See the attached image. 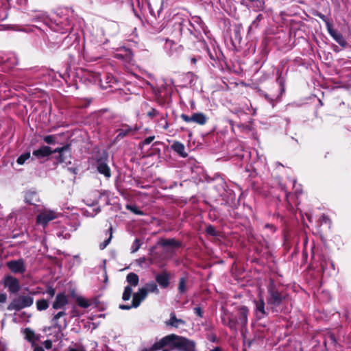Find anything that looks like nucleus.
<instances>
[{
	"instance_id": "obj_41",
	"label": "nucleus",
	"mask_w": 351,
	"mask_h": 351,
	"mask_svg": "<svg viewBox=\"0 0 351 351\" xmlns=\"http://www.w3.org/2000/svg\"><path fill=\"white\" fill-rule=\"evenodd\" d=\"M111 239H112V232L110 233V237L108 239L105 240L103 243H101L99 245L100 249L104 250V248H106L107 247V245L110 243Z\"/></svg>"
},
{
	"instance_id": "obj_44",
	"label": "nucleus",
	"mask_w": 351,
	"mask_h": 351,
	"mask_svg": "<svg viewBox=\"0 0 351 351\" xmlns=\"http://www.w3.org/2000/svg\"><path fill=\"white\" fill-rule=\"evenodd\" d=\"M46 292H47V294H48L51 298H52V297H53V296H54L55 293H56V291H55V289H54L53 287H49L47 289Z\"/></svg>"
},
{
	"instance_id": "obj_7",
	"label": "nucleus",
	"mask_w": 351,
	"mask_h": 351,
	"mask_svg": "<svg viewBox=\"0 0 351 351\" xmlns=\"http://www.w3.org/2000/svg\"><path fill=\"white\" fill-rule=\"evenodd\" d=\"M65 315L66 313L64 311H60L57 314H56L51 319V322L53 323V324L51 327L49 328V329L50 330L51 328H58V332L56 333L57 337H58L59 335H61V336H62V330H64L67 327L68 324L66 319H63V325L59 324L58 321L60 317L64 316Z\"/></svg>"
},
{
	"instance_id": "obj_36",
	"label": "nucleus",
	"mask_w": 351,
	"mask_h": 351,
	"mask_svg": "<svg viewBox=\"0 0 351 351\" xmlns=\"http://www.w3.org/2000/svg\"><path fill=\"white\" fill-rule=\"evenodd\" d=\"M29 157L30 155H20V156L16 160V162L19 165H23L27 159L29 158Z\"/></svg>"
},
{
	"instance_id": "obj_63",
	"label": "nucleus",
	"mask_w": 351,
	"mask_h": 351,
	"mask_svg": "<svg viewBox=\"0 0 351 351\" xmlns=\"http://www.w3.org/2000/svg\"><path fill=\"white\" fill-rule=\"evenodd\" d=\"M64 239L70 237V234L69 233H66L64 236H63Z\"/></svg>"
},
{
	"instance_id": "obj_24",
	"label": "nucleus",
	"mask_w": 351,
	"mask_h": 351,
	"mask_svg": "<svg viewBox=\"0 0 351 351\" xmlns=\"http://www.w3.org/2000/svg\"><path fill=\"white\" fill-rule=\"evenodd\" d=\"M49 307L47 300L45 299L38 300L36 301V308L38 311L46 310Z\"/></svg>"
},
{
	"instance_id": "obj_45",
	"label": "nucleus",
	"mask_w": 351,
	"mask_h": 351,
	"mask_svg": "<svg viewBox=\"0 0 351 351\" xmlns=\"http://www.w3.org/2000/svg\"><path fill=\"white\" fill-rule=\"evenodd\" d=\"M220 176L219 173H215L213 178H210L209 176H206V180L208 182H210Z\"/></svg>"
},
{
	"instance_id": "obj_32",
	"label": "nucleus",
	"mask_w": 351,
	"mask_h": 351,
	"mask_svg": "<svg viewBox=\"0 0 351 351\" xmlns=\"http://www.w3.org/2000/svg\"><path fill=\"white\" fill-rule=\"evenodd\" d=\"M25 337L28 341H32L34 337V332L29 328H27L24 330Z\"/></svg>"
},
{
	"instance_id": "obj_12",
	"label": "nucleus",
	"mask_w": 351,
	"mask_h": 351,
	"mask_svg": "<svg viewBox=\"0 0 351 351\" xmlns=\"http://www.w3.org/2000/svg\"><path fill=\"white\" fill-rule=\"evenodd\" d=\"M56 218V215L53 211H45L37 216V222L43 226H46L47 223Z\"/></svg>"
},
{
	"instance_id": "obj_19",
	"label": "nucleus",
	"mask_w": 351,
	"mask_h": 351,
	"mask_svg": "<svg viewBox=\"0 0 351 351\" xmlns=\"http://www.w3.org/2000/svg\"><path fill=\"white\" fill-rule=\"evenodd\" d=\"M161 342V339L158 341H156L149 349V351H172L173 349H171L169 347V346H160V343Z\"/></svg>"
},
{
	"instance_id": "obj_3",
	"label": "nucleus",
	"mask_w": 351,
	"mask_h": 351,
	"mask_svg": "<svg viewBox=\"0 0 351 351\" xmlns=\"http://www.w3.org/2000/svg\"><path fill=\"white\" fill-rule=\"evenodd\" d=\"M33 303V297L29 295H20L12 300L7 308L8 311H19L23 308L31 306Z\"/></svg>"
},
{
	"instance_id": "obj_49",
	"label": "nucleus",
	"mask_w": 351,
	"mask_h": 351,
	"mask_svg": "<svg viewBox=\"0 0 351 351\" xmlns=\"http://www.w3.org/2000/svg\"><path fill=\"white\" fill-rule=\"evenodd\" d=\"M228 319L230 320H232V321H234L236 322V324L237 325H239V323L238 322V319H237V317L234 316L233 314H230L228 317Z\"/></svg>"
},
{
	"instance_id": "obj_50",
	"label": "nucleus",
	"mask_w": 351,
	"mask_h": 351,
	"mask_svg": "<svg viewBox=\"0 0 351 351\" xmlns=\"http://www.w3.org/2000/svg\"><path fill=\"white\" fill-rule=\"evenodd\" d=\"M7 300V295L5 293H0V302L3 303Z\"/></svg>"
},
{
	"instance_id": "obj_56",
	"label": "nucleus",
	"mask_w": 351,
	"mask_h": 351,
	"mask_svg": "<svg viewBox=\"0 0 351 351\" xmlns=\"http://www.w3.org/2000/svg\"><path fill=\"white\" fill-rule=\"evenodd\" d=\"M106 195H107L106 192L105 191H101L99 193V199H101L104 196H105Z\"/></svg>"
},
{
	"instance_id": "obj_22",
	"label": "nucleus",
	"mask_w": 351,
	"mask_h": 351,
	"mask_svg": "<svg viewBox=\"0 0 351 351\" xmlns=\"http://www.w3.org/2000/svg\"><path fill=\"white\" fill-rule=\"evenodd\" d=\"M265 302L261 298L259 300L256 302V310L260 312L263 315H267L268 313L265 310Z\"/></svg>"
},
{
	"instance_id": "obj_16",
	"label": "nucleus",
	"mask_w": 351,
	"mask_h": 351,
	"mask_svg": "<svg viewBox=\"0 0 351 351\" xmlns=\"http://www.w3.org/2000/svg\"><path fill=\"white\" fill-rule=\"evenodd\" d=\"M68 300L64 293H60L57 294L56 297V300L53 303V308L54 309H61L63 308L64 306L67 304Z\"/></svg>"
},
{
	"instance_id": "obj_43",
	"label": "nucleus",
	"mask_w": 351,
	"mask_h": 351,
	"mask_svg": "<svg viewBox=\"0 0 351 351\" xmlns=\"http://www.w3.org/2000/svg\"><path fill=\"white\" fill-rule=\"evenodd\" d=\"M194 313L199 316V317H202V308L199 306H197L194 308Z\"/></svg>"
},
{
	"instance_id": "obj_55",
	"label": "nucleus",
	"mask_w": 351,
	"mask_h": 351,
	"mask_svg": "<svg viewBox=\"0 0 351 351\" xmlns=\"http://www.w3.org/2000/svg\"><path fill=\"white\" fill-rule=\"evenodd\" d=\"M265 228H270L272 232H274L275 231V228L273 225L271 224H269V223H267L265 226Z\"/></svg>"
},
{
	"instance_id": "obj_42",
	"label": "nucleus",
	"mask_w": 351,
	"mask_h": 351,
	"mask_svg": "<svg viewBox=\"0 0 351 351\" xmlns=\"http://www.w3.org/2000/svg\"><path fill=\"white\" fill-rule=\"evenodd\" d=\"M227 325L228 326V327L231 330H237V324H236V322L234 321L230 320L228 319V322Z\"/></svg>"
},
{
	"instance_id": "obj_59",
	"label": "nucleus",
	"mask_w": 351,
	"mask_h": 351,
	"mask_svg": "<svg viewBox=\"0 0 351 351\" xmlns=\"http://www.w3.org/2000/svg\"><path fill=\"white\" fill-rule=\"evenodd\" d=\"M210 351H221V348L219 347H216L212 349Z\"/></svg>"
},
{
	"instance_id": "obj_47",
	"label": "nucleus",
	"mask_w": 351,
	"mask_h": 351,
	"mask_svg": "<svg viewBox=\"0 0 351 351\" xmlns=\"http://www.w3.org/2000/svg\"><path fill=\"white\" fill-rule=\"evenodd\" d=\"M119 308L121 310H130L134 307L132 306V304L131 306L127 304H120Z\"/></svg>"
},
{
	"instance_id": "obj_29",
	"label": "nucleus",
	"mask_w": 351,
	"mask_h": 351,
	"mask_svg": "<svg viewBox=\"0 0 351 351\" xmlns=\"http://www.w3.org/2000/svg\"><path fill=\"white\" fill-rule=\"evenodd\" d=\"M77 304L82 308H88L90 306L89 302L84 298L78 297L77 298Z\"/></svg>"
},
{
	"instance_id": "obj_30",
	"label": "nucleus",
	"mask_w": 351,
	"mask_h": 351,
	"mask_svg": "<svg viewBox=\"0 0 351 351\" xmlns=\"http://www.w3.org/2000/svg\"><path fill=\"white\" fill-rule=\"evenodd\" d=\"M127 209L132 211L133 213L138 215H143L144 213L142 210H139V208L136 206L132 205H127Z\"/></svg>"
},
{
	"instance_id": "obj_11",
	"label": "nucleus",
	"mask_w": 351,
	"mask_h": 351,
	"mask_svg": "<svg viewBox=\"0 0 351 351\" xmlns=\"http://www.w3.org/2000/svg\"><path fill=\"white\" fill-rule=\"evenodd\" d=\"M248 314L249 309L247 306H242L237 308V319L242 330L247 326Z\"/></svg>"
},
{
	"instance_id": "obj_10",
	"label": "nucleus",
	"mask_w": 351,
	"mask_h": 351,
	"mask_svg": "<svg viewBox=\"0 0 351 351\" xmlns=\"http://www.w3.org/2000/svg\"><path fill=\"white\" fill-rule=\"evenodd\" d=\"M104 156L97 158V169L99 173L104 175L106 178H110V169L106 162L108 155H104Z\"/></svg>"
},
{
	"instance_id": "obj_62",
	"label": "nucleus",
	"mask_w": 351,
	"mask_h": 351,
	"mask_svg": "<svg viewBox=\"0 0 351 351\" xmlns=\"http://www.w3.org/2000/svg\"><path fill=\"white\" fill-rule=\"evenodd\" d=\"M95 211H96V213H99V212L101 211V208H100V207L97 208L95 209Z\"/></svg>"
},
{
	"instance_id": "obj_31",
	"label": "nucleus",
	"mask_w": 351,
	"mask_h": 351,
	"mask_svg": "<svg viewBox=\"0 0 351 351\" xmlns=\"http://www.w3.org/2000/svg\"><path fill=\"white\" fill-rule=\"evenodd\" d=\"M71 158V155H62V154L58 155V160L60 162H65L66 165L71 164V160H68L69 158L70 159Z\"/></svg>"
},
{
	"instance_id": "obj_57",
	"label": "nucleus",
	"mask_w": 351,
	"mask_h": 351,
	"mask_svg": "<svg viewBox=\"0 0 351 351\" xmlns=\"http://www.w3.org/2000/svg\"><path fill=\"white\" fill-rule=\"evenodd\" d=\"M210 340L213 342H215L217 339V337L215 335H212V337H210Z\"/></svg>"
},
{
	"instance_id": "obj_13",
	"label": "nucleus",
	"mask_w": 351,
	"mask_h": 351,
	"mask_svg": "<svg viewBox=\"0 0 351 351\" xmlns=\"http://www.w3.org/2000/svg\"><path fill=\"white\" fill-rule=\"evenodd\" d=\"M24 202L29 205L36 206L40 202L38 193L34 190H28L24 193Z\"/></svg>"
},
{
	"instance_id": "obj_58",
	"label": "nucleus",
	"mask_w": 351,
	"mask_h": 351,
	"mask_svg": "<svg viewBox=\"0 0 351 351\" xmlns=\"http://www.w3.org/2000/svg\"><path fill=\"white\" fill-rule=\"evenodd\" d=\"M34 351H45V350L41 347H36V348H34Z\"/></svg>"
},
{
	"instance_id": "obj_17",
	"label": "nucleus",
	"mask_w": 351,
	"mask_h": 351,
	"mask_svg": "<svg viewBox=\"0 0 351 351\" xmlns=\"http://www.w3.org/2000/svg\"><path fill=\"white\" fill-rule=\"evenodd\" d=\"M167 326H171L174 328H178L180 324L184 325L185 321L182 319H178L174 313L170 314L169 320L165 322Z\"/></svg>"
},
{
	"instance_id": "obj_52",
	"label": "nucleus",
	"mask_w": 351,
	"mask_h": 351,
	"mask_svg": "<svg viewBox=\"0 0 351 351\" xmlns=\"http://www.w3.org/2000/svg\"><path fill=\"white\" fill-rule=\"evenodd\" d=\"M34 156H36L37 159H38L39 160H40V162H42V160H45V158L47 156H48L49 155L42 154V155H34Z\"/></svg>"
},
{
	"instance_id": "obj_51",
	"label": "nucleus",
	"mask_w": 351,
	"mask_h": 351,
	"mask_svg": "<svg viewBox=\"0 0 351 351\" xmlns=\"http://www.w3.org/2000/svg\"><path fill=\"white\" fill-rule=\"evenodd\" d=\"M154 136H149L148 138H147L145 141H144V144L145 145H148L153 140H154Z\"/></svg>"
},
{
	"instance_id": "obj_37",
	"label": "nucleus",
	"mask_w": 351,
	"mask_h": 351,
	"mask_svg": "<svg viewBox=\"0 0 351 351\" xmlns=\"http://www.w3.org/2000/svg\"><path fill=\"white\" fill-rule=\"evenodd\" d=\"M70 146L69 145H66L65 146H62L60 147H57L54 149V152H58L59 154H61L64 152H70Z\"/></svg>"
},
{
	"instance_id": "obj_4",
	"label": "nucleus",
	"mask_w": 351,
	"mask_h": 351,
	"mask_svg": "<svg viewBox=\"0 0 351 351\" xmlns=\"http://www.w3.org/2000/svg\"><path fill=\"white\" fill-rule=\"evenodd\" d=\"M158 245L164 248V250L167 254H173L176 249L181 247L182 243L180 241L172 238V239H164L160 238L158 243Z\"/></svg>"
},
{
	"instance_id": "obj_9",
	"label": "nucleus",
	"mask_w": 351,
	"mask_h": 351,
	"mask_svg": "<svg viewBox=\"0 0 351 351\" xmlns=\"http://www.w3.org/2000/svg\"><path fill=\"white\" fill-rule=\"evenodd\" d=\"M181 118L185 122H195L199 125H204L207 121V117L201 112L194 113L191 117L182 114Z\"/></svg>"
},
{
	"instance_id": "obj_18",
	"label": "nucleus",
	"mask_w": 351,
	"mask_h": 351,
	"mask_svg": "<svg viewBox=\"0 0 351 351\" xmlns=\"http://www.w3.org/2000/svg\"><path fill=\"white\" fill-rule=\"evenodd\" d=\"M141 288L145 289L147 295L149 292L154 293L156 294L159 293V289L158 288L156 283L153 281L146 283L145 285Z\"/></svg>"
},
{
	"instance_id": "obj_21",
	"label": "nucleus",
	"mask_w": 351,
	"mask_h": 351,
	"mask_svg": "<svg viewBox=\"0 0 351 351\" xmlns=\"http://www.w3.org/2000/svg\"><path fill=\"white\" fill-rule=\"evenodd\" d=\"M329 33L333 37V38L341 46H344L346 44V42L343 39V36L336 32L335 30L332 29H329Z\"/></svg>"
},
{
	"instance_id": "obj_46",
	"label": "nucleus",
	"mask_w": 351,
	"mask_h": 351,
	"mask_svg": "<svg viewBox=\"0 0 351 351\" xmlns=\"http://www.w3.org/2000/svg\"><path fill=\"white\" fill-rule=\"evenodd\" d=\"M70 315L71 317H75L80 316V313L75 308L70 311Z\"/></svg>"
},
{
	"instance_id": "obj_38",
	"label": "nucleus",
	"mask_w": 351,
	"mask_h": 351,
	"mask_svg": "<svg viewBox=\"0 0 351 351\" xmlns=\"http://www.w3.org/2000/svg\"><path fill=\"white\" fill-rule=\"evenodd\" d=\"M320 221L322 223H326V224H328V226L330 227V225H331V220L327 216V215H323L321 217H320Z\"/></svg>"
},
{
	"instance_id": "obj_5",
	"label": "nucleus",
	"mask_w": 351,
	"mask_h": 351,
	"mask_svg": "<svg viewBox=\"0 0 351 351\" xmlns=\"http://www.w3.org/2000/svg\"><path fill=\"white\" fill-rule=\"evenodd\" d=\"M6 266L14 274H23L26 271L25 261L23 258L9 261L6 263Z\"/></svg>"
},
{
	"instance_id": "obj_35",
	"label": "nucleus",
	"mask_w": 351,
	"mask_h": 351,
	"mask_svg": "<svg viewBox=\"0 0 351 351\" xmlns=\"http://www.w3.org/2000/svg\"><path fill=\"white\" fill-rule=\"evenodd\" d=\"M132 130L129 128H122L119 131V134L117 135V138L119 137H124L128 134H129Z\"/></svg>"
},
{
	"instance_id": "obj_33",
	"label": "nucleus",
	"mask_w": 351,
	"mask_h": 351,
	"mask_svg": "<svg viewBox=\"0 0 351 351\" xmlns=\"http://www.w3.org/2000/svg\"><path fill=\"white\" fill-rule=\"evenodd\" d=\"M136 261L138 262V265L141 266H142V265L143 263H146L147 261H148V265L153 264V260L152 258H147L145 256L139 258L138 259L136 260Z\"/></svg>"
},
{
	"instance_id": "obj_48",
	"label": "nucleus",
	"mask_w": 351,
	"mask_h": 351,
	"mask_svg": "<svg viewBox=\"0 0 351 351\" xmlns=\"http://www.w3.org/2000/svg\"><path fill=\"white\" fill-rule=\"evenodd\" d=\"M44 346L46 349H50L52 347V341L51 340H46L44 341Z\"/></svg>"
},
{
	"instance_id": "obj_28",
	"label": "nucleus",
	"mask_w": 351,
	"mask_h": 351,
	"mask_svg": "<svg viewBox=\"0 0 351 351\" xmlns=\"http://www.w3.org/2000/svg\"><path fill=\"white\" fill-rule=\"evenodd\" d=\"M141 245L142 242L141 241V240L138 238L135 239L134 241L133 242L131 246V253L136 252L141 247Z\"/></svg>"
},
{
	"instance_id": "obj_34",
	"label": "nucleus",
	"mask_w": 351,
	"mask_h": 351,
	"mask_svg": "<svg viewBox=\"0 0 351 351\" xmlns=\"http://www.w3.org/2000/svg\"><path fill=\"white\" fill-rule=\"evenodd\" d=\"M52 151L50 147L47 146L43 147L40 150H36L33 152L34 154H51Z\"/></svg>"
},
{
	"instance_id": "obj_15",
	"label": "nucleus",
	"mask_w": 351,
	"mask_h": 351,
	"mask_svg": "<svg viewBox=\"0 0 351 351\" xmlns=\"http://www.w3.org/2000/svg\"><path fill=\"white\" fill-rule=\"evenodd\" d=\"M147 296V295L145 289L139 288L138 291L133 294L132 306L134 308L138 307Z\"/></svg>"
},
{
	"instance_id": "obj_6",
	"label": "nucleus",
	"mask_w": 351,
	"mask_h": 351,
	"mask_svg": "<svg viewBox=\"0 0 351 351\" xmlns=\"http://www.w3.org/2000/svg\"><path fill=\"white\" fill-rule=\"evenodd\" d=\"M3 285L8 288L11 293H16L19 291L21 286L18 279L11 275H7L4 277L3 281Z\"/></svg>"
},
{
	"instance_id": "obj_27",
	"label": "nucleus",
	"mask_w": 351,
	"mask_h": 351,
	"mask_svg": "<svg viewBox=\"0 0 351 351\" xmlns=\"http://www.w3.org/2000/svg\"><path fill=\"white\" fill-rule=\"evenodd\" d=\"M186 291V279L184 277L180 278L178 285V291L180 293H184Z\"/></svg>"
},
{
	"instance_id": "obj_64",
	"label": "nucleus",
	"mask_w": 351,
	"mask_h": 351,
	"mask_svg": "<svg viewBox=\"0 0 351 351\" xmlns=\"http://www.w3.org/2000/svg\"><path fill=\"white\" fill-rule=\"evenodd\" d=\"M97 203H98V202H97V201H96V202H93L92 203L91 206H95V205L97 204Z\"/></svg>"
},
{
	"instance_id": "obj_61",
	"label": "nucleus",
	"mask_w": 351,
	"mask_h": 351,
	"mask_svg": "<svg viewBox=\"0 0 351 351\" xmlns=\"http://www.w3.org/2000/svg\"><path fill=\"white\" fill-rule=\"evenodd\" d=\"M222 197H223V195H221ZM223 199L225 201V202L223 204L224 205H228L229 203H228V200H225V198L223 197Z\"/></svg>"
},
{
	"instance_id": "obj_23",
	"label": "nucleus",
	"mask_w": 351,
	"mask_h": 351,
	"mask_svg": "<svg viewBox=\"0 0 351 351\" xmlns=\"http://www.w3.org/2000/svg\"><path fill=\"white\" fill-rule=\"evenodd\" d=\"M205 232L207 234L215 237L220 236V232L216 230L215 228L212 225H208L206 228Z\"/></svg>"
},
{
	"instance_id": "obj_25",
	"label": "nucleus",
	"mask_w": 351,
	"mask_h": 351,
	"mask_svg": "<svg viewBox=\"0 0 351 351\" xmlns=\"http://www.w3.org/2000/svg\"><path fill=\"white\" fill-rule=\"evenodd\" d=\"M132 294V289L131 286L128 285L125 287L124 291L123 293L122 299L124 301H127L130 300L131 295Z\"/></svg>"
},
{
	"instance_id": "obj_60",
	"label": "nucleus",
	"mask_w": 351,
	"mask_h": 351,
	"mask_svg": "<svg viewBox=\"0 0 351 351\" xmlns=\"http://www.w3.org/2000/svg\"><path fill=\"white\" fill-rule=\"evenodd\" d=\"M211 211H213V212H215L217 211V208L214 207V206H210V212Z\"/></svg>"
},
{
	"instance_id": "obj_8",
	"label": "nucleus",
	"mask_w": 351,
	"mask_h": 351,
	"mask_svg": "<svg viewBox=\"0 0 351 351\" xmlns=\"http://www.w3.org/2000/svg\"><path fill=\"white\" fill-rule=\"evenodd\" d=\"M321 269L324 274L330 276L335 271V264L332 260L323 256L320 262Z\"/></svg>"
},
{
	"instance_id": "obj_14",
	"label": "nucleus",
	"mask_w": 351,
	"mask_h": 351,
	"mask_svg": "<svg viewBox=\"0 0 351 351\" xmlns=\"http://www.w3.org/2000/svg\"><path fill=\"white\" fill-rule=\"evenodd\" d=\"M156 282L162 289H166L169 285L170 276L167 271H163L155 276Z\"/></svg>"
},
{
	"instance_id": "obj_2",
	"label": "nucleus",
	"mask_w": 351,
	"mask_h": 351,
	"mask_svg": "<svg viewBox=\"0 0 351 351\" xmlns=\"http://www.w3.org/2000/svg\"><path fill=\"white\" fill-rule=\"evenodd\" d=\"M287 298V294L280 291L275 281L272 279L269 280L267 286V295L266 298L267 304L270 306L272 312H278V308L283 304Z\"/></svg>"
},
{
	"instance_id": "obj_1",
	"label": "nucleus",
	"mask_w": 351,
	"mask_h": 351,
	"mask_svg": "<svg viewBox=\"0 0 351 351\" xmlns=\"http://www.w3.org/2000/svg\"><path fill=\"white\" fill-rule=\"evenodd\" d=\"M164 346H169L171 349L178 351H197L196 343L194 341L175 334H170L161 338L159 347Z\"/></svg>"
},
{
	"instance_id": "obj_39",
	"label": "nucleus",
	"mask_w": 351,
	"mask_h": 351,
	"mask_svg": "<svg viewBox=\"0 0 351 351\" xmlns=\"http://www.w3.org/2000/svg\"><path fill=\"white\" fill-rule=\"evenodd\" d=\"M158 114V112L154 109V108H151L147 112V116L149 118H154L155 117H156L157 115Z\"/></svg>"
},
{
	"instance_id": "obj_20",
	"label": "nucleus",
	"mask_w": 351,
	"mask_h": 351,
	"mask_svg": "<svg viewBox=\"0 0 351 351\" xmlns=\"http://www.w3.org/2000/svg\"><path fill=\"white\" fill-rule=\"evenodd\" d=\"M127 282L131 285L136 287L138 285L139 282L138 276L133 272H131L128 274L126 277Z\"/></svg>"
},
{
	"instance_id": "obj_54",
	"label": "nucleus",
	"mask_w": 351,
	"mask_h": 351,
	"mask_svg": "<svg viewBox=\"0 0 351 351\" xmlns=\"http://www.w3.org/2000/svg\"><path fill=\"white\" fill-rule=\"evenodd\" d=\"M68 169L70 170L73 173H77V169L75 167H68Z\"/></svg>"
},
{
	"instance_id": "obj_40",
	"label": "nucleus",
	"mask_w": 351,
	"mask_h": 351,
	"mask_svg": "<svg viewBox=\"0 0 351 351\" xmlns=\"http://www.w3.org/2000/svg\"><path fill=\"white\" fill-rule=\"evenodd\" d=\"M44 141L47 144H53L56 141V137L53 135L46 136L44 138Z\"/></svg>"
},
{
	"instance_id": "obj_53",
	"label": "nucleus",
	"mask_w": 351,
	"mask_h": 351,
	"mask_svg": "<svg viewBox=\"0 0 351 351\" xmlns=\"http://www.w3.org/2000/svg\"><path fill=\"white\" fill-rule=\"evenodd\" d=\"M67 351H84L83 349L73 348V347H69L67 349Z\"/></svg>"
},
{
	"instance_id": "obj_26",
	"label": "nucleus",
	"mask_w": 351,
	"mask_h": 351,
	"mask_svg": "<svg viewBox=\"0 0 351 351\" xmlns=\"http://www.w3.org/2000/svg\"><path fill=\"white\" fill-rule=\"evenodd\" d=\"M171 147L173 151L176 152L177 154H183V152L184 150V146L183 145V144L179 142L174 143L172 145Z\"/></svg>"
}]
</instances>
